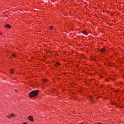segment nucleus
<instances>
[{
    "mask_svg": "<svg viewBox=\"0 0 124 124\" xmlns=\"http://www.w3.org/2000/svg\"><path fill=\"white\" fill-rule=\"evenodd\" d=\"M39 92V91L38 90L31 91L29 94L30 97L31 98V97H34L36 96L38 94Z\"/></svg>",
    "mask_w": 124,
    "mask_h": 124,
    "instance_id": "1",
    "label": "nucleus"
},
{
    "mask_svg": "<svg viewBox=\"0 0 124 124\" xmlns=\"http://www.w3.org/2000/svg\"><path fill=\"white\" fill-rule=\"evenodd\" d=\"M28 120H29V121H31V122H33V121H34L33 117H32V116H28Z\"/></svg>",
    "mask_w": 124,
    "mask_h": 124,
    "instance_id": "2",
    "label": "nucleus"
},
{
    "mask_svg": "<svg viewBox=\"0 0 124 124\" xmlns=\"http://www.w3.org/2000/svg\"><path fill=\"white\" fill-rule=\"evenodd\" d=\"M4 27L7 28V29H10V25L9 24H6Z\"/></svg>",
    "mask_w": 124,
    "mask_h": 124,
    "instance_id": "3",
    "label": "nucleus"
},
{
    "mask_svg": "<svg viewBox=\"0 0 124 124\" xmlns=\"http://www.w3.org/2000/svg\"><path fill=\"white\" fill-rule=\"evenodd\" d=\"M101 53H104V52H105V48H102L101 49Z\"/></svg>",
    "mask_w": 124,
    "mask_h": 124,
    "instance_id": "4",
    "label": "nucleus"
},
{
    "mask_svg": "<svg viewBox=\"0 0 124 124\" xmlns=\"http://www.w3.org/2000/svg\"><path fill=\"white\" fill-rule=\"evenodd\" d=\"M83 33V34H88V33H87V31H83L82 32Z\"/></svg>",
    "mask_w": 124,
    "mask_h": 124,
    "instance_id": "5",
    "label": "nucleus"
},
{
    "mask_svg": "<svg viewBox=\"0 0 124 124\" xmlns=\"http://www.w3.org/2000/svg\"><path fill=\"white\" fill-rule=\"evenodd\" d=\"M11 115L12 117H15V114L14 113H11Z\"/></svg>",
    "mask_w": 124,
    "mask_h": 124,
    "instance_id": "6",
    "label": "nucleus"
},
{
    "mask_svg": "<svg viewBox=\"0 0 124 124\" xmlns=\"http://www.w3.org/2000/svg\"><path fill=\"white\" fill-rule=\"evenodd\" d=\"M14 71V70H13V69H12L11 70L10 72H11V74H13Z\"/></svg>",
    "mask_w": 124,
    "mask_h": 124,
    "instance_id": "7",
    "label": "nucleus"
},
{
    "mask_svg": "<svg viewBox=\"0 0 124 124\" xmlns=\"http://www.w3.org/2000/svg\"><path fill=\"white\" fill-rule=\"evenodd\" d=\"M56 64L58 66H59V65H61V64H60L59 62H56Z\"/></svg>",
    "mask_w": 124,
    "mask_h": 124,
    "instance_id": "8",
    "label": "nucleus"
},
{
    "mask_svg": "<svg viewBox=\"0 0 124 124\" xmlns=\"http://www.w3.org/2000/svg\"><path fill=\"white\" fill-rule=\"evenodd\" d=\"M53 27H50L49 29H50V30H53Z\"/></svg>",
    "mask_w": 124,
    "mask_h": 124,
    "instance_id": "9",
    "label": "nucleus"
},
{
    "mask_svg": "<svg viewBox=\"0 0 124 124\" xmlns=\"http://www.w3.org/2000/svg\"><path fill=\"white\" fill-rule=\"evenodd\" d=\"M8 118H11V116H10V115H8Z\"/></svg>",
    "mask_w": 124,
    "mask_h": 124,
    "instance_id": "10",
    "label": "nucleus"
},
{
    "mask_svg": "<svg viewBox=\"0 0 124 124\" xmlns=\"http://www.w3.org/2000/svg\"><path fill=\"white\" fill-rule=\"evenodd\" d=\"M44 81V82H46L47 81V79H45Z\"/></svg>",
    "mask_w": 124,
    "mask_h": 124,
    "instance_id": "11",
    "label": "nucleus"
},
{
    "mask_svg": "<svg viewBox=\"0 0 124 124\" xmlns=\"http://www.w3.org/2000/svg\"><path fill=\"white\" fill-rule=\"evenodd\" d=\"M13 57H16V56L15 55V54H13Z\"/></svg>",
    "mask_w": 124,
    "mask_h": 124,
    "instance_id": "12",
    "label": "nucleus"
},
{
    "mask_svg": "<svg viewBox=\"0 0 124 124\" xmlns=\"http://www.w3.org/2000/svg\"><path fill=\"white\" fill-rule=\"evenodd\" d=\"M23 124H28V123H23Z\"/></svg>",
    "mask_w": 124,
    "mask_h": 124,
    "instance_id": "13",
    "label": "nucleus"
},
{
    "mask_svg": "<svg viewBox=\"0 0 124 124\" xmlns=\"http://www.w3.org/2000/svg\"><path fill=\"white\" fill-rule=\"evenodd\" d=\"M0 35H1V33H0Z\"/></svg>",
    "mask_w": 124,
    "mask_h": 124,
    "instance_id": "14",
    "label": "nucleus"
},
{
    "mask_svg": "<svg viewBox=\"0 0 124 124\" xmlns=\"http://www.w3.org/2000/svg\"><path fill=\"white\" fill-rule=\"evenodd\" d=\"M83 124V123H80V124Z\"/></svg>",
    "mask_w": 124,
    "mask_h": 124,
    "instance_id": "15",
    "label": "nucleus"
},
{
    "mask_svg": "<svg viewBox=\"0 0 124 124\" xmlns=\"http://www.w3.org/2000/svg\"><path fill=\"white\" fill-rule=\"evenodd\" d=\"M16 92H17V91H16Z\"/></svg>",
    "mask_w": 124,
    "mask_h": 124,
    "instance_id": "16",
    "label": "nucleus"
}]
</instances>
